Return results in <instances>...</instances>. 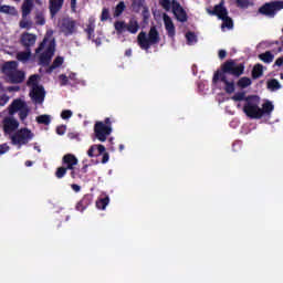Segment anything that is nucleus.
Returning <instances> with one entry per match:
<instances>
[{"label": "nucleus", "instance_id": "bf43d9fd", "mask_svg": "<svg viewBox=\"0 0 283 283\" xmlns=\"http://www.w3.org/2000/svg\"><path fill=\"white\" fill-rule=\"evenodd\" d=\"M21 91V86H9L8 87V92H20Z\"/></svg>", "mask_w": 283, "mask_h": 283}, {"label": "nucleus", "instance_id": "b1692460", "mask_svg": "<svg viewBox=\"0 0 283 283\" xmlns=\"http://www.w3.org/2000/svg\"><path fill=\"white\" fill-rule=\"evenodd\" d=\"M264 74V66L260 63L255 64L252 69V78L255 81Z\"/></svg>", "mask_w": 283, "mask_h": 283}, {"label": "nucleus", "instance_id": "49530a36", "mask_svg": "<svg viewBox=\"0 0 283 283\" xmlns=\"http://www.w3.org/2000/svg\"><path fill=\"white\" fill-rule=\"evenodd\" d=\"M61 118H63V120H67L69 118H72V111L70 109L62 111Z\"/></svg>", "mask_w": 283, "mask_h": 283}, {"label": "nucleus", "instance_id": "f8f14e48", "mask_svg": "<svg viewBox=\"0 0 283 283\" xmlns=\"http://www.w3.org/2000/svg\"><path fill=\"white\" fill-rule=\"evenodd\" d=\"M218 81H221V83L224 84V92L226 94H233L235 92V82L227 78V75L220 73V71L214 72L213 77H212V83L216 85Z\"/></svg>", "mask_w": 283, "mask_h": 283}, {"label": "nucleus", "instance_id": "0e129e2a", "mask_svg": "<svg viewBox=\"0 0 283 283\" xmlns=\"http://www.w3.org/2000/svg\"><path fill=\"white\" fill-rule=\"evenodd\" d=\"M71 171V178H76V171L73 169H69Z\"/></svg>", "mask_w": 283, "mask_h": 283}, {"label": "nucleus", "instance_id": "f03ea898", "mask_svg": "<svg viewBox=\"0 0 283 283\" xmlns=\"http://www.w3.org/2000/svg\"><path fill=\"white\" fill-rule=\"evenodd\" d=\"M210 17H218L220 21H223L221 28H228V30H233V19L229 17V11L224 8V0H221L219 4L213 7V10L207 9Z\"/></svg>", "mask_w": 283, "mask_h": 283}, {"label": "nucleus", "instance_id": "4d7b16f0", "mask_svg": "<svg viewBox=\"0 0 283 283\" xmlns=\"http://www.w3.org/2000/svg\"><path fill=\"white\" fill-rule=\"evenodd\" d=\"M219 59L222 61L223 59H227V51L226 50H219Z\"/></svg>", "mask_w": 283, "mask_h": 283}, {"label": "nucleus", "instance_id": "f257e3e1", "mask_svg": "<svg viewBox=\"0 0 283 283\" xmlns=\"http://www.w3.org/2000/svg\"><path fill=\"white\" fill-rule=\"evenodd\" d=\"M137 43L140 50H149L151 45H158L160 43V33L156 27H151L148 34L142 31L137 35Z\"/></svg>", "mask_w": 283, "mask_h": 283}, {"label": "nucleus", "instance_id": "6e6d98bb", "mask_svg": "<svg viewBox=\"0 0 283 283\" xmlns=\"http://www.w3.org/2000/svg\"><path fill=\"white\" fill-rule=\"evenodd\" d=\"M106 163H109V153L103 154L102 164L105 165Z\"/></svg>", "mask_w": 283, "mask_h": 283}, {"label": "nucleus", "instance_id": "9d476101", "mask_svg": "<svg viewBox=\"0 0 283 283\" xmlns=\"http://www.w3.org/2000/svg\"><path fill=\"white\" fill-rule=\"evenodd\" d=\"M54 52H56V41L51 40L43 53L39 56V65L43 67H48L50 63H52V56H54Z\"/></svg>", "mask_w": 283, "mask_h": 283}, {"label": "nucleus", "instance_id": "412c9836", "mask_svg": "<svg viewBox=\"0 0 283 283\" xmlns=\"http://www.w3.org/2000/svg\"><path fill=\"white\" fill-rule=\"evenodd\" d=\"M28 104H25L22 99H14L9 106V114H17L20 109H23Z\"/></svg>", "mask_w": 283, "mask_h": 283}, {"label": "nucleus", "instance_id": "6ab92c4d", "mask_svg": "<svg viewBox=\"0 0 283 283\" xmlns=\"http://www.w3.org/2000/svg\"><path fill=\"white\" fill-rule=\"evenodd\" d=\"M93 200H94V196H92L90 193L85 195L82 198V200L77 202L76 210L77 211H85L87 209V207L90 205H92Z\"/></svg>", "mask_w": 283, "mask_h": 283}, {"label": "nucleus", "instance_id": "473e14b6", "mask_svg": "<svg viewBox=\"0 0 283 283\" xmlns=\"http://www.w3.org/2000/svg\"><path fill=\"white\" fill-rule=\"evenodd\" d=\"M0 12H2V14H17V8L14 7H10L8 4H3V6H0Z\"/></svg>", "mask_w": 283, "mask_h": 283}, {"label": "nucleus", "instance_id": "a19ab883", "mask_svg": "<svg viewBox=\"0 0 283 283\" xmlns=\"http://www.w3.org/2000/svg\"><path fill=\"white\" fill-rule=\"evenodd\" d=\"M28 114H30V108H28V105H27L22 109L19 111L20 120H25V118H28Z\"/></svg>", "mask_w": 283, "mask_h": 283}, {"label": "nucleus", "instance_id": "79ce46f5", "mask_svg": "<svg viewBox=\"0 0 283 283\" xmlns=\"http://www.w3.org/2000/svg\"><path fill=\"white\" fill-rule=\"evenodd\" d=\"M50 40L48 38H44L43 41L39 44V46L35 49V54H41L43 50H45V46L48 45V42Z\"/></svg>", "mask_w": 283, "mask_h": 283}, {"label": "nucleus", "instance_id": "603ef678", "mask_svg": "<svg viewBox=\"0 0 283 283\" xmlns=\"http://www.w3.org/2000/svg\"><path fill=\"white\" fill-rule=\"evenodd\" d=\"M66 129H67V128L65 127V125L57 126V127H56V134H57L59 136H63V135L65 134Z\"/></svg>", "mask_w": 283, "mask_h": 283}, {"label": "nucleus", "instance_id": "4be33fe9", "mask_svg": "<svg viewBox=\"0 0 283 283\" xmlns=\"http://www.w3.org/2000/svg\"><path fill=\"white\" fill-rule=\"evenodd\" d=\"M33 8H34V0H24L21 7L22 18L25 19V17L30 15Z\"/></svg>", "mask_w": 283, "mask_h": 283}, {"label": "nucleus", "instance_id": "2eb2a0df", "mask_svg": "<svg viewBox=\"0 0 283 283\" xmlns=\"http://www.w3.org/2000/svg\"><path fill=\"white\" fill-rule=\"evenodd\" d=\"M20 43L25 48V50H30L36 43V35L32 33H22L20 38Z\"/></svg>", "mask_w": 283, "mask_h": 283}, {"label": "nucleus", "instance_id": "1a4fd4ad", "mask_svg": "<svg viewBox=\"0 0 283 283\" xmlns=\"http://www.w3.org/2000/svg\"><path fill=\"white\" fill-rule=\"evenodd\" d=\"M245 101L247 103L243 106L245 116L253 119L262 118V108H260L258 103L251 101V97H247Z\"/></svg>", "mask_w": 283, "mask_h": 283}, {"label": "nucleus", "instance_id": "37998d69", "mask_svg": "<svg viewBox=\"0 0 283 283\" xmlns=\"http://www.w3.org/2000/svg\"><path fill=\"white\" fill-rule=\"evenodd\" d=\"M247 94L244 92H239V93H235L231 99L234 101V102H240V101H244Z\"/></svg>", "mask_w": 283, "mask_h": 283}, {"label": "nucleus", "instance_id": "4468645a", "mask_svg": "<svg viewBox=\"0 0 283 283\" xmlns=\"http://www.w3.org/2000/svg\"><path fill=\"white\" fill-rule=\"evenodd\" d=\"M30 96L35 105H43V101H45V88L43 86H33Z\"/></svg>", "mask_w": 283, "mask_h": 283}, {"label": "nucleus", "instance_id": "ddd939ff", "mask_svg": "<svg viewBox=\"0 0 283 283\" xmlns=\"http://www.w3.org/2000/svg\"><path fill=\"white\" fill-rule=\"evenodd\" d=\"M171 3H172L171 10L175 19L179 23H187V21H189V15L187 14V11L185 10V8H182V6L180 4V2H178V0H171Z\"/></svg>", "mask_w": 283, "mask_h": 283}, {"label": "nucleus", "instance_id": "c85d7f7f", "mask_svg": "<svg viewBox=\"0 0 283 283\" xmlns=\"http://www.w3.org/2000/svg\"><path fill=\"white\" fill-rule=\"evenodd\" d=\"M107 205H109V196L99 198L96 201L97 209H101L102 211H105V209H107Z\"/></svg>", "mask_w": 283, "mask_h": 283}, {"label": "nucleus", "instance_id": "864d4df0", "mask_svg": "<svg viewBox=\"0 0 283 283\" xmlns=\"http://www.w3.org/2000/svg\"><path fill=\"white\" fill-rule=\"evenodd\" d=\"M69 81H72L73 85H76V83H78V78L76 77V73H70Z\"/></svg>", "mask_w": 283, "mask_h": 283}, {"label": "nucleus", "instance_id": "ea45409f", "mask_svg": "<svg viewBox=\"0 0 283 283\" xmlns=\"http://www.w3.org/2000/svg\"><path fill=\"white\" fill-rule=\"evenodd\" d=\"M59 80L61 87H65V85H72V82H70V78L65 74L59 75Z\"/></svg>", "mask_w": 283, "mask_h": 283}, {"label": "nucleus", "instance_id": "4c0bfd02", "mask_svg": "<svg viewBox=\"0 0 283 283\" xmlns=\"http://www.w3.org/2000/svg\"><path fill=\"white\" fill-rule=\"evenodd\" d=\"M159 6H161V8L166 10V12H169V10H171L174 7L171 0H159Z\"/></svg>", "mask_w": 283, "mask_h": 283}, {"label": "nucleus", "instance_id": "0eeeda50", "mask_svg": "<svg viewBox=\"0 0 283 283\" xmlns=\"http://www.w3.org/2000/svg\"><path fill=\"white\" fill-rule=\"evenodd\" d=\"M34 138V133L29 128H20L11 136L12 145H28Z\"/></svg>", "mask_w": 283, "mask_h": 283}, {"label": "nucleus", "instance_id": "7c9ffc66", "mask_svg": "<svg viewBox=\"0 0 283 283\" xmlns=\"http://www.w3.org/2000/svg\"><path fill=\"white\" fill-rule=\"evenodd\" d=\"M268 90L271 92H277V90H282V84L275 78L268 81Z\"/></svg>", "mask_w": 283, "mask_h": 283}, {"label": "nucleus", "instance_id": "a18cd8bd", "mask_svg": "<svg viewBox=\"0 0 283 283\" xmlns=\"http://www.w3.org/2000/svg\"><path fill=\"white\" fill-rule=\"evenodd\" d=\"M186 39H187L188 43H193L195 41H197L196 33H193L191 31L187 32Z\"/></svg>", "mask_w": 283, "mask_h": 283}, {"label": "nucleus", "instance_id": "58836bf2", "mask_svg": "<svg viewBox=\"0 0 283 283\" xmlns=\"http://www.w3.org/2000/svg\"><path fill=\"white\" fill-rule=\"evenodd\" d=\"M143 3H145V0H133L132 8L135 12H139L140 8H143Z\"/></svg>", "mask_w": 283, "mask_h": 283}, {"label": "nucleus", "instance_id": "9b49d317", "mask_svg": "<svg viewBox=\"0 0 283 283\" xmlns=\"http://www.w3.org/2000/svg\"><path fill=\"white\" fill-rule=\"evenodd\" d=\"M59 29L64 36H72L76 32V20L66 17L59 21Z\"/></svg>", "mask_w": 283, "mask_h": 283}, {"label": "nucleus", "instance_id": "aec40b11", "mask_svg": "<svg viewBox=\"0 0 283 283\" xmlns=\"http://www.w3.org/2000/svg\"><path fill=\"white\" fill-rule=\"evenodd\" d=\"M101 154H105V147L103 145H92L87 150V156L90 158H94L96 156H101Z\"/></svg>", "mask_w": 283, "mask_h": 283}, {"label": "nucleus", "instance_id": "7ed1b4c3", "mask_svg": "<svg viewBox=\"0 0 283 283\" xmlns=\"http://www.w3.org/2000/svg\"><path fill=\"white\" fill-rule=\"evenodd\" d=\"M3 73L7 75L10 83L19 84L25 81V73L17 71V62L10 61L2 66Z\"/></svg>", "mask_w": 283, "mask_h": 283}, {"label": "nucleus", "instance_id": "09e8293b", "mask_svg": "<svg viewBox=\"0 0 283 283\" xmlns=\"http://www.w3.org/2000/svg\"><path fill=\"white\" fill-rule=\"evenodd\" d=\"M38 78H39V75H36V74L31 75V76L29 77V83H30L31 85H33V87H36V86H39V84L36 83Z\"/></svg>", "mask_w": 283, "mask_h": 283}, {"label": "nucleus", "instance_id": "e433bc0d", "mask_svg": "<svg viewBox=\"0 0 283 283\" xmlns=\"http://www.w3.org/2000/svg\"><path fill=\"white\" fill-rule=\"evenodd\" d=\"M67 168L65 166H61L55 171V177L61 180V178H65V175L67 174Z\"/></svg>", "mask_w": 283, "mask_h": 283}, {"label": "nucleus", "instance_id": "69168bd1", "mask_svg": "<svg viewBox=\"0 0 283 283\" xmlns=\"http://www.w3.org/2000/svg\"><path fill=\"white\" fill-rule=\"evenodd\" d=\"M125 56H132V49L125 51Z\"/></svg>", "mask_w": 283, "mask_h": 283}, {"label": "nucleus", "instance_id": "39448f33", "mask_svg": "<svg viewBox=\"0 0 283 283\" xmlns=\"http://www.w3.org/2000/svg\"><path fill=\"white\" fill-rule=\"evenodd\" d=\"M94 134L99 143H105L107 137L112 134V119L106 117L104 122H96L94 125Z\"/></svg>", "mask_w": 283, "mask_h": 283}, {"label": "nucleus", "instance_id": "f704fd0d", "mask_svg": "<svg viewBox=\"0 0 283 283\" xmlns=\"http://www.w3.org/2000/svg\"><path fill=\"white\" fill-rule=\"evenodd\" d=\"M95 28H96V25L94 24V20L88 21V24L86 25V29L84 30V32H86V34H87L88 40L92 39Z\"/></svg>", "mask_w": 283, "mask_h": 283}, {"label": "nucleus", "instance_id": "dca6fc26", "mask_svg": "<svg viewBox=\"0 0 283 283\" xmlns=\"http://www.w3.org/2000/svg\"><path fill=\"white\" fill-rule=\"evenodd\" d=\"M164 24L168 36L174 39V36H176V25L174 24L171 17H169L167 13L164 14Z\"/></svg>", "mask_w": 283, "mask_h": 283}, {"label": "nucleus", "instance_id": "13d9d810", "mask_svg": "<svg viewBox=\"0 0 283 283\" xmlns=\"http://www.w3.org/2000/svg\"><path fill=\"white\" fill-rule=\"evenodd\" d=\"M71 189H73V191H75V193H78V191H81V186H78L76 184H72Z\"/></svg>", "mask_w": 283, "mask_h": 283}, {"label": "nucleus", "instance_id": "a211bd4d", "mask_svg": "<svg viewBox=\"0 0 283 283\" xmlns=\"http://www.w3.org/2000/svg\"><path fill=\"white\" fill-rule=\"evenodd\" d=\"M62 165L67 169H74V167L78 165V158L73 154H66L62 158Z\"/></svg>", "mask_w": 283, "mask_h": 283}, {"label": "nucleus", "instance_id": "de8ad7c7", "mask_svg": "<svg viewBox=\"0 0 283 283\" xmlns=\"http://www.w3.org/2000/svg\"><path fill=\"white\" fill-rule=\"evenodd\" d=\"M109 19V9L104 8L102 10L101 21H107Z\"/></svg>", "mask_w": 283, "mask_h": 283}, {"label": "nucleus", "instance_id": "c03bdc74", "mask_svg": "<svg viewBox=\"0 0 283 283\" xmlns=\"http://www.w3.org/2000/svg\"><path fill=\"white\" fill-rule=\"evenodd\" d=\"M20 28H22L23 30H30L32 28V22L28 20H22L20 21Z\"/></svg>", "mask_w": 283, "mask_h": 283}, {"label": "nucleus", "instance_id": "72a5a7b5", "mask_svg": "<svg viewBox=\"0 0 283 283\" xmlns=\"http://www.w3.org/2000/svg\"><path fill=\"white\" fill-rule=\"evenodd\" d=\"M35 120L39 125H50V123H52L50 115H40L35 118Z\"/></svg>", "mask_w": 283, "mask_h": 283}, {"label": "nucleus", "instance_id": "a878e982", "mask_svg": "<svg viewBox=\"0 0 283 283\" xmlns=\"http://www.w3.org/2000/svg\"><path fill=\"white\" fill-rule=\"evenodd\" d=\"M63 56H56L52 63V65L49 66V69L46 70L48 74H52V72H54V70H56V67H61V65H63Z\"/></svg>", "mask_w": 283, "mask_h": 283}, {"label": "nucleus", "instance_id": "c756f323", "mask_svg": "<svg viewBox=\"0 0 283 283\" xmlns=\"http://www.w3.org/2000/svg\"><path fill=\"white\" fill-rule=\"evenodd\" d=\"M32 56V50L25 49V51L19 52L17 55L18 61H30Z\"/></svg>", "mask_w": 283, "mask_h": 283}, {"label": "nucleus", "instance_id": "e2e57ef3", "mask_svg": "<svg viewBox=\"0 0 283 283\" xmlns=\"http://www.w3.org/2000/svg\"><path fill=\"white\" fill-rule=\"evenodd\" d=\"M72 10H76V0H71Z\"/></svg>", "mask_w": 283, "mask_h": 283}, {"label": "nucleus", "instance_id": "bb28decb", "mask_svg": "<svg viewBox=\"0 0 283 283\" xmlns=\"http://www.w3.org/2000/svg\"><path fill=\"white\" fill-rule=\"evenodd\" d=\"M237 8L249 10L254 3L253 0H234Z\"/></svg>", "mask_w": 283, "mask_h": 283}, {"label": "nucleus", "instance_id": "774afa93", "mask_svg": "<svg viewBox=\"0 0 283 283\" xmlns=\"http://www.w3.org/2000/svg\"><path fill=\"white\" fill-rule=\"evenodd\" d=\"M96 45H101V39L95 40Z\"/></svg>", "mask_w": 283, "mask_h": 283}, {"label": "nucleus", "instance_id": "680f3d73", "mask_svg": "<svg viewBox=\"0 0 283 283\" xmlns=\"http://www.w3.org/2000/svg\"><path fill=\"white\" fill-rule=\"evenodd\" d=\"M69 138H70L71 140H74L75 138H78V134L70 133V134H69Z\"/></svg>", "mask_w": 283, "mask_h": 283}, {"label": "nucleus", "instance_id": "393cba45", "mask_svg": "<svg viewBox=\"0 0 283 283\" xmlns=\"http://www.w3.org/2000/svg\"><path fill=\"white\" fill-rule=\"evenodd\" d=\"M275 109V106L273 105V102L266 101L263 103L262 108H261V117L266 114L268 116Z\"/></svg>", "mask_w": 283, "mask_h": 283}, {"label": "nucleus", "instance_id": "5701e85b", "mask_svg": "<svg viewBox=\"0 0 283 283\" xmlns=\"http://www.w3.org/2000/svg\"><path fill=\"white\" fill-rule=\"evenodd\" d=\"M15 129H19V122L17 119H4V132H15Z\"/></svg>", "mask_w": 283, "mask_h": 283}, {"label": "nucleus", "instance_id": "423d86ee", "mask_svg": "<svg viewBox=\"0 0 283 283\" xmlns=\"http://www.w3.org/2000/svg\"><path fill=\"white\" fill-rule=\"evenodd\" d=\"M220 74H230L231 76H235V78H240L242 74H244V63H239L235 62V60H227L222 65H221V72Z\"/></svg>", "mask_w": 283, "mask_h": 283}, {"label": "nucleus", "instance_id": "f3484780", "mask_svg": "<svg viewBox=\"0 0 283 283\" xmlns=\"http://www.w3.org/2000/svg\"><path fill=\"white\" fill-rule=\"evenodd\" d=\"M64 1L65 0H49V10L52 18L56 17V14L61 12Z\"/></svg>", "mask_w": 283, "mask_h": 283}, {"label": "nucleus", "instance_id": "6e6552de", "mask_svg": "<svg viewBox=\"0 0 283 283\" xmlns=\"http://www.w3.org/2000/svg\"><path fill=\"white\" fill-rule=\"evenodd\" d=\"M114 28L117 34H123V32H126V30L130 34H136L138 30H140V24H138L136 19H130L128 23H125V21H116L114 23Z\"/></svg>", "mask_w": 283, "mask_h": 283}, {"label": "nucleus", "instance_id": "cd10ccee", "mask_svg": "<svg viewBox=\"0 0 283 283\" xmlns=\"http://www.w3.org/2000/svg\"><path fill=\"white\" fill-rule=\"evenodd\" d=\"M259 59L263 63L269 64V63H273V59H275V55H273V53H271V51H266L264 53L259 54Z\"/></svg>", "mask_w": 283, "mask_h": 283}, {"label": "nucleus", "instance_id": "3c124183", "mask_svg": "<svg viewBox=\"0 0 283 283\" xmlns=\"http://www.w3.org/2000/svg\"><path fill=\"white\" fill-rule=\"evenodd\" d=\"M8 101H10V97L8 95H6V94L0 95V106L1 107H3L8 103Z\"/></svg>", "mask_w": 283, "mask_h": 283}, {"label": "nucleus", "instance_id": "338daca9", "mask_svg": "<svg viewBox=\"0 0 283 283\" xmlns=\"http://www.w3.org/2000/svg\"><path fill=\"white\" fill-rule=\"evenodd\" d=\"M24 165H25V167H32L33 163L30 160H27Z\"/></svg>", "mask_w": 283, "mask_h": 283}, {"label": "nucleus", "instance_id": "5fc2aeb1", "mask_svg": "<svg viewBox=\"0 0 283 283\" xmlns=\"http://www.w3.org/2000/svg\"><path fill=\"white\" fill-rule=\"evenodd\" d=\"M8 149H10L8 144L0 145V156H2V154H6L8 151Z\"/></svg>", "mask_w": 283, "mask_h": 283}, {"label": "nucleus", "instance_id": "8fccbe9b", "mask_svg": "<svg viewBox=\"0 0 283 283\" xmlns=\"http://www.w3.org/2000/svg\"><path fill=\"white\" fill-rule=\"evenodd\" d=\"M35 23L36 25H43L45 23V18L42 14H38L35 17Z\"/></svg>", "mask_w": 283, "mask_h": 283}, {"label": "nucleus", "instance_id": "052dcab7", "mask_svg": "<svg viewBox=\"0 0 283 283\" xmlns=\"http://www.w3.org/2000/svg\"><path fill=\"white\" fill-rule=\"evenodd\" d=\"M274 65H276L277 67H282V65H283V56L276 59Z\"/></svg>", "mask_w": 283, "mask_h": 283}, {"label": "nucleus", "instance_id": "20e7f679", "mask_svg": "<svg viewBox=\"0 0 283 283\" xmlns=\"http://www.w3.org/2000/svg\"><path fill=\"white\" fill-rule=\"evenodd\" d=\"M283 10V0H274L270 2H265L258 10L259 14L263 17H268V19H275L277 17V12Z\"/></svg>", "mask_w": 283, "mask_h": 283}, {"label": "nucleus", "instance_id": "c9c22d12", "mask_svg": "<svg viewBox=\"0 0 283 283\" xmlns=\"http://www.w3.org/2000/svg\"><path fill=\"white\" fill-rule=\"evenodd\" d=\"M125 8L126 6L124 1L118 2V4L115 7L114 17H120V14L125 12Z\"/></svg>", "mask_w": 283, "mask_h": 283}, {"label": "nucleus", "instance_id": "2f4dec72", "mask_svg": "<svg viewBox=\"0 0 283 283\" xmlns=\"http://www.w3.org/2000/svg\"><path fill=\"white\" fill-rule=\"evenodd\" d=\"M253 82L251 81L250 77L243 76L241 77L238 82L237 85L238 87H240L241 90H245V87L251 86Z\"/></svg>", "mask_w": 283, "mask_h": 283}]
</instances>
